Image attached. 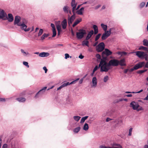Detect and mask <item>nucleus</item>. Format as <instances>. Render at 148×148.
Returning <instances> with one entry per match:
<instances>
[{
	"instance_id": "obj_6",
	"label": "nucleus",
	"mask_w": 148,
	"mask_h": 148,
	"mask_svg": "<svg viewBox=\"0 0 148 148\" xmlns=\"http://www.w3.org/2000/svg\"><path fill=\"white\" fill-rule=\"evenodd\" d=\"M79 79V78H77L76 79L72 82L71 83H69V82H67L66 83H64L62 85H61L58 88L57 90H58L60 89H61L62 88L64 87L67 86L69 85L70 84H73L75 83L77 81H78Z\"/></svg>"
},
{
	"instance_id": "obj_17",
	"label": "nucleus",
	"mask_w": 148,
	"mask_h": 148,
	"mask_svg": "<svg viewBox=\"0 0 148 148\" xmlns=\"http://www.w3.org/2000/svg\"><path fill=\"white\" fill-rule=\"evenodd\" d=\"M114 112V110H111L110 111L109 110H108L107 111L104 112L103 113L102 116L103 117L106 116H109L111 115V114Z\"/></svg>"
},
{
	"instance_id": "obj_59",
	"label": "nucleus",
	"mask_w": 148,
	"mask_h": 148,
	"mask_svg": "<svg viewBox=\"0 0 148 148\" xmlns=\"http://www.w3.org/2000/svg\"><path fill=\"white\" fill-rule=\"evenodd\" d=\"M96 57L98 59H100L101 58V56L99 54H97L96 55Z\"/></svg>"
},
{
	"instance_id": "obj_52",
	"label": "nucleus",
	"mask_w": 148,
	"mask_h": 148,
	"mask_svg": "<svg viewBox=\"0 0 148 148\" xmlns=\"http://www.w3.org/2000/svg\"><path fill=\"white\" fill-rule=\"evenodd\" d=\"M146 71H147V70H141L138 71V73L141 74V73H143L144 72H145Z\"/></svg>"
},
{
	"instance_id": "obj_55",
	"label": "nucleus",
	"mask_w": 148,
	"mask_h": 148,
	"mask_svg": "<svg viewBox=\"0 0 148 148\" xmlns=\"http://www.w3.org/2000/svg\"><path fill=\"white\" fill-rule=\"evenodd\" d=\"M93 28L94 31L98 29L97 26L96 25H94L93 26Z\"/></svg>"
},
{
	"instance_id": "obj_30",
	"label": "nucleus",
	"mask_w": 148,
	"mask_h": 148,
	"mask_svg": "<svg viewBox=\"0 0 148 148\" xmlns=\"http://www.w3.org/2000/svg\"><path fill=\"white\" fill-rule=\"evenodd\" d=\"M82 20L81 18H80L79 19H77L74 22V23L72 25V26L73 27H75L76 25L78 23H79V22H80Z\"/></svg>"
},
{
	"instance_id": "obj_5",
	"label": "nucleus",
	"mask_w": 148,
	"mask_h": 148,
	"mask_svg": "<svg viewBox=\"0 0 148 148\" xmlns=\"http://www.w3.org/2000/svg\"><path fill=\"white\" fill-rule=\"evenodd\" d=\"M105 48V45L103 42H101L96 46V49L97 52L102 51Z\"/></svg>"
},
{
	"instance_id": "obj_2",
	"label": "nucleus",
	"mask_w": 148,
	"mask_h": 148,
	"mask_svg": "<svg viewBox=\"0 0 148 148\" xmlns=\"http://www.w3.org/2000/svg\"><path fill=\"white\" fill-rule=\"evenodd\" d=\"M119 60L116 59H113L110 60L107 65L108 71L110 69L111 66H116L119 65Z\"/></svg>"
},
{
	"instance_id": "obj_28",
	"label": "nucleus",
	"mask_w": 148,
	"mask_h": 148,
	"mask_svg": "<svg viewBox=\"0 0 148 148\" xmlns=\"http://www.w3.org/2000/svg\"><path fill=\"white\" fill-rule=\"evenodd\" d=\"M16 100L20 102H23L25 101L26 99L24 97H19L16 98Z\"/></svg>"
},
{
	"instance_id": "obj_4",
	"label": "nucleus",
	"mask_w": 148,
	"mask_h": 148,
	"mask_svg": "<svg viewBox=\"0 0 148 148\" xmlns=\"http://www.w3.org/2000/svg\"><path fill=\"white\" fill-rule=\"evenodd\" d=\"M86 34V31L85 29H80L78 32H76V36L77 38L79 39H82L84 37L85 35Z\"/></svg>"
},
{
	"instance_id": "obj_22",
	"label": "nucleus",
	"mask_w": 148,
	"mask_h": 148,
	"mask_svg": "<svg viewBox=\"0 0 148 148\" xmlns=\"http://www.w3.org/2000/svg\"><path fill=\"white\" fill-rule=\"evenodd\" d=\"M94 33V31L93 30H90L88 33L87 36L86 38V40H89L92 36L93 34Z\"/></svg>"
},
{
	"instance_id": "obj_54",
	"label": "nucleus",
	"mask_w": 148,
	"mask_h": 148,
	"mask_svg": "<svg viewBox=\"0 0 148 148\" xmlns=\"http://www.w3.org/2000/svg\"><path fill=\"white\" fill-rule=\"evenodd\" d=\"M115 122L117 123V124H119V123H121L122 122V121L121 120L117 119L115 120Z\"/></svg>"
},
{
	"instance_id": "obj_21",
	"label": "nucleus",
	"mask_w": 148,
	"mask_h": 148,
	"mask_svg": "<svg viewBox=\"0 0 148 148\" xmlns=\"http://www.w3.org/2000/svg\"><path fill=\"white\" fill-rule=\"evenodd\" d=\"M110 35L108 34L106 31H105L102 36L101 38L102 40H105Z\"/></svg>"
},
{
	"instance_id": "obj_48",
	"label": "nucleus",
	"mask_w": 148,
	"mask_h": 148,
	"mask_svg": "<svg viewBox=\"0 0 148 148\" xmlns=\"http://www.w3.org/2000/svg\"><path fill=\"white\" fill-rule=\"evenodd\" d=\"M23 64L24 65L27 67V68L29 67V66L28 65V62L25 61H24L23 62Z\"/></svg>"
},
{
	"instance_id": "obj_26",
	"label": "nucleus",
	"mask_w": 148,
	"mask_h": 148,
	"mask_svg": "<svg viewBox=\"0 0 148 148\" xmlns=\"http://www.w3.org/2000/svg\"><path fill=\"white\" fill-rule=\"evenodd\" d=\"M47 87H45L43 88L42 89L40 90L38 92V93H39L41 95H42L44 93L45 91V90L47 89Z\"/></svg>"
},
{
	"instance_id": "obj_29",
	"label": "nucleus",
	"mask_w": 148,
	"mask_h": 148,
	"mask_svg": "<svg viewBox=\"0 0 148 148\" xmlns=\"http://www.w3.org/2000/svg\"><path fill=\"white\" fill-rule=\"evenodd\" d=\"M69 7L67 6H64L63 8V10L64 12L66 13H68L69 11Z\"/></svg>"
},
{
	"instance_id": "obj_40",
	"label": "nucleus",
	"mask_w": 148,
	"mask_h": 148,
	"mask_svg": "<svg viewBox=\"0 0 148 148\" xmlns=\"http://www.w3.org/2000/svg\"><path fill=\"white\" fill-rule=\"evenodd\" d=\"M56 28L58 32H61V29L60 25L58 24L56 25Z\"/></svg>"
},
{
	"instance_id": "obj_37",
	"label": "nucleus",
	"mask_w": 148,
	"mask_h": 148,
	"mask_svg": "<svg viewBox=\"0 0 148 148\" xmlns=\"http://www.w3.org/2000/svg\"><path fill=\"white\" fill-rule=\"evenodd\" d=\"M81 118V117L79 116H74L73 117L74 119L77 122L79 121Z\"/></svg>"
},
{
	"instance_id": "obj_10",
	"label": "nucleus",
	"mask_w": 148,
	"mask_h": 148,
	"mask_svg": "<svg viewBox=\"0 0 148 148\" xmlns=\"http://www.w3.org/2000/svg\"><path fill=\"white\" fill-rule=\"evenodd\" d=\"M145 62H140L134 66V69L135 70L138 69L145 66Z\"/></svg>"
},
{
	"instance_id": "obj_18",
	"label": "nucleus",
	"mask_w": 148,
	"mask_h": 148,
	"mask_svg": "<svg viewBox=\"0 0 148 148\" xmlns=\"http://www.w3.org/2000/svg\"><path fill=\"white\" fill-rule=\"evenodd\" d=\"M71 5L72 7V12L73 14H74V12L75 10V8L77 5V3H75V0H72Z\"/></svg>"
},
{
	"instance_id": "obj_64",
	"label": "nucleus",
	"mask_w": 148,
	"mask_h": 148,
	"mask_svg": "<svg viewBox=\"0 0 148 148\" xmlns=\"http://www.w3.org/2000/svg\"><path fill=\"white\" fill-rule=\"evenodd\" d=\"M145 68H148V61L145 65Z\"/></svg>"
},
{
	"instance_id": "obj_47",
	"label": "nucleus",
	"mask_w": 148,
	"mask_h": 148,
	"mask_svg": "<svg viewBox=\"0 0 148 148\" xmlns=\"http://www.w3.org/2000/svg\"><path fill=\"white\" fill-rule=\"evenodd\" d=\"M42 95L40 94L39 93H38V92L36 94V95L35 96V98L36 99L39 98Z\"/></svg>"
},
{
	"instance_id": "obj_43",
	"label": "nucleus",
	"mask_w": 148,
	"mask_h": 148,
	"mask_svg": "<svg viewBox=\"0 0 148 148\" xmlns=\"http://www.w3.org/2000/svg\"><path fill=\"white\" fill-rule=\"evenodd\" d=\"M101 35V34H98L96 36L95 38V41H97L100 38Z\"/></svg>"
},
{
	"instance_id": "obj_11",
	"label": "nucleus",
	"mask_w": 148,
	"mask_h": 148,
	"mask_svg": "<svg viewBox=\"0 0 148 148\" xmlns=\"http://www.w3.org/2000/svg\"><path fill=\"white\" fill-rule=\"evenodd\" d=\"M113 147H107L105 146L101 145L100 146V148H122L121 145L118 144L114 143L112 145Z\"/></svg>"
},
{
	"instance_id": "obj_27",
	"label": "nucleus",
	"mask_w": 148,
	"mask_h": 148,
	"mask_svg": "<svg viewBox=\"0 0 148 148\" xmlns=\"http://www.w3.org/2000/svg\"><path fill=\"white\" fill-rule=\"evenodd\" d=\"M88 40H83L82 42V45L84 46L85 45H86L88 47H89L88 45L89 42Z\"/></svg>"
},
{
	"instance_id": "obj_44",
	"label": "nucleus",
	"mask_w": 148,
	"mask_h": 148,
	"mask_svg": "<svg viewBox=\"0 0 148 148\" xmlns=\"http://www.w3.org/2000/svg\"><path fill=\"white\" fill-rule=\"evenodd\" d=\"M53 34L52 37H54L56 35V29H52Z\"/></svg>"
},
{
	"instance_id": "obj_20",
	"label": "nucleus",
	"mask_w": 148,
	"mask_h": 148,
	"mask_svg": "<svg viewBox=\"0 0 148 148\" xmlns=\"http://www.w3.org/2000/svg\"><path fill=\"white\" fill-rule=\"evenodd\" d=\"M62 28L63 29H65L67 27V20L66 19H64L61 22V23Z\"/></svg>"
},
{
	"instance_id": "obj_16",
	"label": "nucleus",
	"mask_w": 148,
	"mask_h": 148,
	"mask_svg": "<svg viewBox=\"0 0 148 148\" xmlns=\"http://www.w3.org/2000/svg\"><path fill=\"white\" fill-rule=\"evenodd\" d=\"M97 80L96 77H93L92 80V84L91 85V87L95 88L96 87L97 84Z\"/></svg>"
},
{
	"instance_id": "obj_23",
	"label": "nucleus",
	"mask_w": 148,
	"mask_h": 148,
	"mask_svg": "<svg viewBox=\"0 0 148 148\" xmlns=\"http://www.w3.org/2000/svg\"><path fill=\"white\" fill-rule=\"evenodd\" d=\"M49 55V53L48 52H42L39 54V56L41 57H47Z\"/></svg>"
},
{
	"instance_id": "obj_42",
	"label": "nucleus",
	"mask_w": 148,
	"mask_h": 148,
	"mask_svg": "<svg viewBox=\"0 0 148 148\" xmlns=\"http://www.w3.org/2000/svg\"><path fill=\"white\" fill-rule=\"evenodd\" d=\"M143 44L146 46H148V40L146 39H144L143 40Z\"/></svg>"
},
{
	"instance_id": "obj_46",
	"label": "nucleus",
	"mask_w": 148,
	"mask_h": 148,
	"mask_svg": "<svg viewBox=\"0 0 148 148\" xmlns=\"http://www.w3.org/2000/svg\"><path fill=\"white\" fill-rule=\"evenodd\" d=\"M113 29H114L110 28L107 31L106 30V31L108 34L110 35L111 34L112 32V30Z\"/></svg>"
},
{
	"instance_id": "obj_9",
	"label": "nucleus",
	"mask_w": 148,
	"mask_h": 148,
	"mask_svg": "<svg viewBox=\"0 0 148 148\" xmlns=\"http://www.w3.org/2000/svg\"><path fill=\"white\" fill-rule=\"evenodd\" d=\"M145 62H140L134 66V69L135 70L138 69L145 66Z\"/></svg>"
},
{
	"instance_id": "obj_1",
	"label": "nucleus",
	"mask_w": 148,
	"mask_h": 148,
	"mask_svg": "<svg viewBox=\"0 0 148 148\" xmlns=\"http://www.w3.org/2000/svg\"><path fill=\"white\" fill-rule=\"evenodd\" d=\"M102 58L99 64V67L100 68V71L101 72H107L108 71L107 65L108 63L106 62L108 57L102 55Z\"/></svg>"
},
{
	"instance_id": "obj_19",
	"label": "nucleus",
	"mask_w": 148,
	"mask_h": 148,
	"mask_svg": "<svg viewBox=\"0 0 148 148\" xmlns=\"http://www.w3.org/2000/svg\"><path fill=\"white\" fill-rule=\"evenodd\" d=\"M21 51L23 55L25 57H29L31 55L27 51H25L23 49H21Z\"/></svg>"
},
{
	"instance_id": "obj_13",
	"label": "nucleus",
	"mask_w": 148,
	"mask_h": 148,
	"mask_svg": "<svg viewBox=\"0 0 148 148\" xmlns=\"http://www.w3.org/2000/svg\"><path fill=\"white\" fill-rule=\"evenodd\" d=\"M21 21L20 17L18 16H15L14 18V25H17V26L19 25L21 23L20 22Z\"/></svg>"
},
{
	"instance_id": "obj_32",
	"label": "nucleus",
	"mask_w": 148,
	"mask_h": 148,
	"mask_svg": "<svg viewBox=\"0 0 148 148\" xmlns=\"http://www.w3.org/2000/svg\"><path fill=\"white\" fill-rule=\"evenodd\" d=\"M101 26L104 32L106 31L107 29V26L106 25H105L103 23H101Z\"/></svg>"
},
{
	"instance_id": "obj_45",
	"label": "nucleus",
	"mask_w": 148,
	"mask_h": 148,
	"mask_svg": "<svg viewBox=\"0 0 148 148\" xmlns=\"http://www.w3.org/2000/svg\"><path fill=\"white\" fill-rule=\"evenodd\" d=\"M43 30L42 29H40L39 32L38 33V36H40L43 33Z\"/></svg>"
},
{
	"instance_id": "obj_34",
	"label": "nucleus",
	"mask_w": 148,
	"mask_h": 148,
	"mask_svg": "<svg viewBox=\"0 0 148 148\" xmlns=\"http://www.w3.org/2000/svg\"><path fill=\"white\" fill-rule=\"evenodd\" d=\"M80 129V127L79 126L74 129L73 130V131L75 133H77L79 132Z\"/></svg>"
},
{
	"instance_id": "obj_31",
	"label": "nucleus",
	"mask_w": 148,
	"mask_h": 148,
	"mask_svg": "<svg viewBox=\"0 0 148 148\" xmlns=\"http://www.w3.org/2000/svg\"><path fill=\"white\" fill-rule=\"evenodd\" d=\"M84 8L83 7L81 8L79 10L77 11V14L79 15H82L83 14L82 11H84Z\"/></svg>"
},
{
	"instance_id": "obj_24",
	"label": "nucleus",
	"mask_w": 148,
	"mask_h": 148,
	"mask_svg": "<svg viewBox=\"0 0 148 148\" xmlns=\"http://www.w3.org/2000/svg\"><path fill=\"white\" fill-rule=\"evenodd\" d=\"M75 18V16L74 14L72 15L71 17L68 19V23L69 24H71Z\"/></svg>"
},
{
	"instance_id": "obj_60",
	"label": "nucleus",
	"mask_w": 148,
	"mask_h": 148,
	"mask_svg": "<svg viewBox=\"0 0 148 148\" xmlns=\"http://www.w3.org/2000/svg\"><path fill=\"white\" fill-rule=\"evenodd\" d=\"M8 147V145L6 144H5L2 146V148H7Z\"/></svg>"
},
{
	"instance_id": "obj_35",
	"label": "nucleus",
	"mask_w": 148,
	"mask_h": 148,
	"mask_svg": "<svg viewBox=\"0 0 148 148\" xmlns=\"http://www.w3.org/2000/svg\"><path fill=\"white\" fill-rule=\"evenodd\" d=\"M88 116H86L82 117L80 121V123H84L85 121L88 118Z\"/></svg>"
},
{
	"instance_id": "obj_12",
	"label": "nucleus",
	"mask_w": 148,
	"mask_h": 148,
	"mask_svg": "<svg viewBox=\"0 0 148 148\" xmlns=\"http://www.w3.org/2000/svg\"><path fill=\"white\" fill-rule=\"evenodd\" d=\"M112 54V52L110 51L108 49H105L104 51H103L102 53V55L107 57Z\"/></svg>"
},
{
	"instance_id": "obj_25",
	"label": "nucleus",
	"mask_w": 148,
	"mask_h": 148,
	"mask_svg": "<svg viewBox=\"0 0 148 148\" xmlns=\"http://www.w3.org/2000/svg\"><path fill=\"white\" fill-rule=\"evenodd\" d=\"M119 65H120L121 66H125L126 65V64L125 63V60L124 59H122L120 61H119Z\"/></svg>"
},
{
	"instance_id": "obj_38",
	"label": "nucleus",
	"mask_w": 148,
	"mask_h": 148,
	"mask_svg": "<svg viewBox=\"0 0 148 148\" xmlns=\"http://www.w3.org/2000/svg\"><path fill=\"white\" fill-rule=\"evenodd\" d=\"M117 53L119 55H120L121 56L125 55L127 54V53L126 52L123 51H118Z\"/></svg>"
},
{
	"instance_id": "obj_56",
	"label": "nucleus",
	"mask_w": 148,
	"mask_h": 148,
	"mask_svg": "<svg viewBox=\"0 0 148 148\" xmlns=\"http://www.w3.org/2000/svg\"><path fill=\"white\" fill-rule=\"evenodd\" d=\"M145 3L144 2H142V3H141L140 5V7H143L145 6Z\"/></svg>"
},
{
	"instance_id": "obj_49",
	"label": "nucleus",
	"mask_w": 148,
	"mask_h": 148,
	"mask_svg": "<svg viewBox=\"0 0 148 148\" xmlns=\"http://www.w3.org/2000/svg\"><path fill=\"white\" fill-rule=\"evenodd\" d=\"M123 100H124L125 101H127V99H122V98L120 99H117V101H116V103H118L119 102L122 101Z\"/></svg>"
},
{
	"instance_id": "obj_57",
	"label": "nucleus",
	"mask_w": 148,
	"mask_h": 148,
	"mask_svg": "<svg viewBox=\"0 0 148 148\" xmlns=\"http://www.w3.org/2000/svg\"><path fill=\"white\" fill-rule=\"evenodd\" d=\"M92 1H88V2H84L83 3V4H86V3H89V4H92Z\"/></svg>"
},
{
	"instance_id": "obj_61",
	"label": "nucleus",
	"mask_w": 148,
	"mask_h": 148,
	"mask_svg": "<svg viewBox=\"0 0 148 148\" xmlns=\"http://www.w3.org/2000/svg\"><path fill=\"white\" fill-rule=\"evenodd\" d=\"M51 26L52 28V29H56L53 23H51Z\"/></svg>"
},
{
	"instance_id": "obj_8",
	"label": "nucleus",
	"mask_w": 148,
	"mask_h": 148,
	"mask_svg": "<svg viewBox=\"0 0 148 148\" xmlns=\"http://www.w3.org/2000/svg\"><path fill=\"white\" fill-rule=\"evenodd\" d=\"M136 55L139 58H143L145 57L146 53L145 52L137 51L136 52Z\"/></svg>"
},
{
	"instance_id": "obj_53",
	"label": "nucleus",
	"mask_w": 148,
	"mask_h": 148,
	"mask_svg": "<svg viewBox=\"0 0 148 148\" xmlns=\"http://www.w3.org/2000/svg\"><path fill=\"white\" fill-rule=\"evenodd\" d=\"M132 128H131L129 129L128 135L129 136H131L132 135Z\"/></svg>"
},
{
	"instance_id": "obj_15",
	"label": "nucleus",
	"mask_w": 148,
	"mask_h": 148,
	"mask_svg": "<svg viewBox=\"0 0 148 148\" xmlns=\"http://www.w3.org/2000/svg\"><path fill=\"white\" fill-rule=\"evenodd\" d=\"M8 20L9 22H12L14 20V17L10 13L8 14V16L7 15L5 19H4V20Z\"/></svg>"
},
{
	"instance_id": "obj_39",
	"label": "nucleus",
	"mask_w": 148,
	"mask_h": 148,
	"mask_svg": "<svg viewBox=\"0 0 148 148\" xmlns=\"http://www.w3.org/2000/svg\"><path fill=\"white\" fill-rule=\"evenodd\" d=\"M49 36V35L48 34L44 33L42 36L41 37V39L42 40H44L45 38Z\"/></svg>"
},
{
	"instance_id": "obj_63",
	"label": "nucleus",
	"mask_w": 148,
	"mask_h": 148,
	"mask_svg": "<svg viewBox=\"0 0 148 148\" xmlns=\"http://www.w3.org/2000/svg\"><path fill=\"white\" fill-rule=\"evenodd\" d=\"M144 58H145V60L146 61H148V55H147L146 54L145 57H144Z\"/></svg>"
},
{
	"instance_id": "obj_14",
	"label": "nucleus",
	"mask_w": 148,
	"mask_h": 148,
	"mask_svg": "<svg viewBox=\"0 0 148 148\" xmlns=\"http://www.w3.org/2000/svg\"><path fill=\"white\" fill-rule=\"evenodd\" d=\"M7 16V14L5 11L1 9H0V19H2L4 20Z\"/></svg>"
},
{
	"instance_id": "obj_62",
	"label": "nucleus",
	"mask_w": 148,
	"mask_h": 148,
	"mask_svg": "<svg viewBox=\"0 0 148 148\" xmlns=\"http://www.w3.org/2000/svg\"><path fill=\"white\" fill-rule=\"evenodd\" d=\"M43 69L44 70H45V73H46L47 71V69L46 67L45 66H44V67H43Z\"/></svg>"
},
{
	"instance_id": "obj_36",
	"label": "nucleus",
	"mask_w": 148,
	"mask_h": 148,
	"mask_svg": "<svg viewBox=\"0 0 148 148\" xmlns=\"http://www.w3.org/2000/svg\"><path fill=\"white\" fill-rule=\"evenodd\" d=\"M139 50H143L145 51H148V49L147 47H144L143 46L140 47L138 49Z\"/></svg>"
},
{
	"instance_id": "obj_33",
	"label": "nucleus",
	"mask_w": 148,
	"mask_h": 148,
	"mask_svg": "<svg viewBox=\"0 0 148 148\" xmlns=\"http://www.w3.org/2000/svg\"><path fill=\"white\" fill-rule=\"evenodd\" d=\"M89 129V126L88 124L87 123H85L83 127V129L84 130L86 131L88 130Z\"/></svg>"
},
{
	"instance_id": "obj_41",
	"label": "nucleus",
	"mask_w": 148,
	"mask_h": 148,
	"mask_svg": "<svg viewBox=\"0 0 148 148\" xmlns=\"http://www.w3.org/2000/svg\"><path fill=\"white\" fill-rule=\"evenodd\" d=\"M109 77L108 75H106L104 77L103 81L104 82L106 83L109 80Z\"/></svg>"
},
{
	"instance_id": "obj_7",
	"label": "nucleus",
	"mask_w": 148,
	"mask_h": 148,
	"mask_svg": "<svg viewBox=\"0 0 148 148\" xmlns=\"http://www.w3.org/2000/svg\"><path fill=\"white\" fill-rule=\"evenodd\" d=\"M18 26L20 27V28L21 30H23L25 32H27L29 31L30 29V28L28 27L27 28V26L26 25L24 22L21 23Z\"/></svg>"
},
{
	"instance_id": "obj_3",
	"label": "nucleus",
	"mask_w": 148,
	"mask_h": 148,
	"mask_svg": "<svg viewBox=\"0 0 148 148\" xmlns=\"http://www.w3.org/2000/svg\"><path fill=\"white\" fill-rule=\"evenodd\" d=\"M130 106L132 107L133 110L139 111L143 110V109L141 106H140L137 102L133 101L130 103Z\"/></svg>"
},
{
	"instance_id": "obj_51",
	"label": "nucleus",
	"mask_w": 148,
	"mask_h": 148,
	"mask_svg": "<svg viewBox=\"0 0 148 148\" xmlns=\"http://www.w3.org/2000/svg\"><path fill=\"white\" fill-rule=\"evenodd\" d=\"M65 59H67V58L70 57V58H71V56H70L69 55L68 53H65Z\"/></svg>"
},
{
	"instance_id": "obj_58",
	"label": "nucleus",
	"mask_w": 148,
	"mask_h": 148,
	"mask_svg": "<svg viewBox=\"0 0 148 148\" xmlns=\"http://www.w3.org/2000/svg\"><path fill=\"white\" fill-rule=\"evenodd\" d=\"M86 76H87V75H86L85 76V77H84L82 79H80V80L79 81V84H82V82H83V79H84L85 77H86Z\"/></svg>"
},
{
	"instance_id": "obj_50",
	"label": "nucleus",
	"mask_w": 148,
	"mask_h": 148,
	"mask_svg": "<svg viewBox=\"0 0 148 148\" xmlns=\"http://www.w3.org/2000/svg\"><path fill=\"white\" fill-rule=\"evenodd\" d=\"M100 67H99V66H98L97 65H96L95 66L94 69L93 70V71L94 72H95Z\"/></svg>"
}]
</instances>
